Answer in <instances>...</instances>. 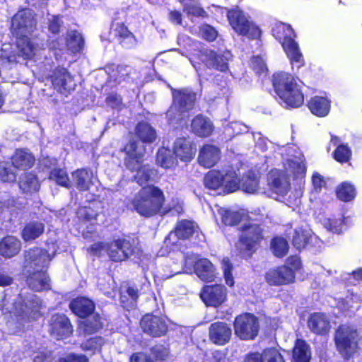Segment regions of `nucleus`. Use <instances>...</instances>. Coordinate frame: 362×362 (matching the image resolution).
Listing matches in <instances>:
<instances>
[{"label":"nucleus","instance_id":"obj_43","mask_svg":"<svg viewBox=\"0 0 362 362\" xmlns=\"http://www.w3.org/2000/svg\"><path fill=\"white\" fill-rule=\"evenodd\" d=\"M136 136L144 143H152L156 138L155 129L148 123L140 122L135 129Z\"/></svg>","mask_w":362,"mask_h":362},{"label":"nucleus","instance_id":"obj_9","mask_svg":"<svg viewBox=\"0 0 362 362\" xmlns=\"http://www.w3.org/2000/svg\"><path fill=\"white\" fill-rule=\"evenodd\" d=\"M230 25L239 35L249 39H257L261 36V30L250 17L238 8L227 10Z\"/></svg>","mask_w":362,"mask_h":362},{"label":"nucleus","instance_id":"obj_48","mask_svg":"<svg viewBox=\"0 0 362 362\" xmlns=\"http://www.w3.org/2000/svg\"><path fill=\"white\" fill-rule=\"evenodd\" d=\"M103 325L101 317L98 315L94 314L82 321L79 327L85 333L91 334L102 328Z\"/></svg>","mask_w":362,"mask_h":362},{"label":"nucleus","instance_id":"obj_57","mask_svg":"<svg viewBox=\"0 0 362 362\" xmlns=\"http://www.w3.org/2000/svg\"><path fill=\"white\" fill-rule=\"evenodd\" d=\"M221 266L226 284L229 286H232L234 284V281L231 273L233 269L232 264L230 262L228 258H223L221 262Z\"/></svg>","mask_w":362,"mask_h":362},{"label":"nucleus","instance_id":"obj_15","mask_svg":"<svg viewBox=\"0 0 362 362\" xmlns=\"http://www.w3.org/2000/svg\"><path fill=\"white\" fill-rule=\"evenodd\" d=\"M124 153V162L128 170L134 171L143 162L146 152L145 146L133 140L129 141L123 148Z\"/></svg>","mask_w":362,"mask_h":362},{"label":"nucleus","instance_id":"obj_19","mask_svg":"<svg viewBox=\"0 0 362 362\" xmlns=\"http://www.w3.org/2000/svg\"><path fill=\"white\" fill-rule=\"evenodd\" d=\"M200 296L206 305L217 307L226 300V288L218 284L206 286L203 288Z\"/></svg>","mask_w":362,"mask_h":362},{"label":"nucleus","instance_id":"obj_49","mask_svg":"<svg viewBox=\"0 0 362 362\" xmlns=\"http://www.w3.org/2000/svg\"><path fill=\"white\" fill-rule=\"evenodd\" d=\"M355 196L356 189L350 183L343 182L337 189V197L341 201L350 202Z\"/></svg>","mask_w":362,"mask_h":362},{"label":"nucleus","instance_id":"obj_47","mask_svg":"<svg viewBox=\"0 0 362 362\" xmlns=\"http://www.w3.org/2000/svg\"><path fill=\"white\" fill-rule=\"evenodd\" d=\"M133 172L136 173L134 175V180L140 185H143L151 180L154 175V171L151 169L150 166L144 164L143 162H140L139 166Z\"/></svg>","mask_w":362,"mask_h":362},{"label":"nucleus","instance_id":"obj_36","mask_svg":"<svg viewBox=\"0 0 362 362\" xmlns=\"http://www.w3.org/2000/svg\"><path fill=\"white\" fill-rule=\"evenodd\" d=\"M316 240L317 237L312 235L310 230L299 228L295 230L293 236V244L297 250H300L307 245H309L310 242H313Z\"/></svg>","mask_w":362,"mask_h":362},{"label":"nucleus","instance_id":"obj_44","mask_svg":"<svg viewBox=\"0 0 362 362\" xmlns=\"http://www.w3.org/2000/svg\"><path fill=\"white\" fill-rule=\"evenodd\" d=\"M285 168L288 173L293 174L296 178L303 176L305 173L303 156L295 157L287 160Z\"/></svg>","mask_w":362,"mask_h":362},{"label":"nucleus","instance_id":"obj_13","mask_svg":"<svg viewBox=\"0 0 362 362\" xmlns=\"http://www.w3.org/2000/svg\"><path fill=\"white\" fill-rule=\"evenodd\" d=\"M235 334L242 340L254 339L259 332L258 319L252 314L245 313L235 317Z\"/></svg>","mask_w":362,"mask_h":362},{"label":"nucleus","instance_id":"obj_61","mask_svg":"<svg viewBox=\"0 0 362 362\" xmlns=\"http://www.w3.org/2000/svg\"><path fill=\"white\" fill-rule=\"evenodd\" d=\"M6 164H0V180L4 182H11L16 180V173Z\"/></svg>","mask_w":362,"mask_h":362},{"label":"nucleus","instance_id":"obj_29","mask_svg":"<svg viewBox=\"0 0 362 362\" xmlns=\"http://www.w3.org/2000/svg\"><path fill=\"white\" fill-rule=\"evenodd\" d=\"M331 101L327 97L314 96L308 103L311 112L317 117L327 116L330 110Z\"/></svg>","mask_w":362,"mask_h":362},{"label":"nucleus","instance_id":"obj_31","mask_svg":"<svg viewBox=\"0 0 362 362\" xmlns=\"http://www.w3.org/2000/svg\"><path fill=\"white\" fill-rule=\"evenodd\" d=\"M70 309L80 317H86L94 310V304L92 300L86 298H76L69 305Z\"/></svg>","mask_w":362,"mask_h":362},{"label":"nucleus","instance_id":"obj_24","mask_svg":"<svg viewBox=\"0 0 362 362\" xmlns=\"http://www.w3.org/2000/svg\"><path fill=\"white\" fill-rule=\"evenodd\" d=\"M84 41L81 33L76 30H71L67 33L65 45L59 41H52L49 43V47L50 49L59 50L66 47L70 52L76 53L82 49Z\"/></svg>","mask_w":362,"mask_h":362},{"label":"nucleus","instance_id":"obj_41","mask_svg":"<svg viewBox=\"0 0 362 362\" xmlns=\"http://www.w3.org/2000/svg\"><path fill=\"white\" fill-rule=\"evenodd\" d=\"M330 142L334 146H337L334 153L335 160L339 163H346L349 161L351 156V151L348 146L345 144H339V138L333 135H332Z\"/></svg>","mask_w":362,"mask_h":362},{"label":"nucleus","instance_id":"obj_45","mask_svg":"<svg viewBox=\"0 0 362 362\" xmlns=\"http://www.w3.org/2000/svg\"><path fill=\"white\" fill-rule=\"evenodd\" d=\"M177 158L173 156L170 149L160 148L157 153L156 163L164 168H170L177 165Z\"/></svg>","mask_w":362,"mask_h":362},{"label":"nucleus","instance_id":"obj_4","mask_svg":"<svg viewBox=\"0 0 362 362\" xmlns=\"http://www.w3.org/2000/svg\"><path fill=\"white\" fill-rule=\"evenodd\" d=\"M165 196L163 191L153 185L142 187L132 199L134 210L144 217H151L156 214H164L163 210Z\"/></svg>","mask_w":362,"mask_h":362},{"label":"nucleus","instance_id":"obj_46","mask_svg":"<svg viewBox=\"0 0 362 362\" xmlns=\"http://www.w3.org/2000/svg\"><path fill=\"white\" fill-rule=\"evenodd\" d=\"M19 187L23 192H37L39 189V181L34 174L25 173L20 177Z\"/></svg>","mask_w":362,"mask_h":362},{"label":"nucleus","instance_id":"obj_32","mask_svg":"<svg viewBox=\"0 0 362 362\" xmlns=\"http://www.w3.org/2000/svg\"><path fill=\"white\" fill-rule=\"evenodd\" d=\"M34 160V157L27 149H17L11 157L13 165L21 170L30 168Z\"/></svg>","mask_w":362,"mask_h":362},{"label":"nucleus","instance_id":"obj_26","mask_svg":"<svg viewBox=\"0 0 362 362\" xmlns=\"http://www.w3.org/2000/svg\"><path fill=\"white\" fill-rule=\"evenodd\" d=\"M309 329L317 334H325L330 329V322L326 315L321 313L312 314L308 321Z\"/></svg>","mask_w":362,"mask_h":362},{"label":"nucleus","instance_id":"obj_2","mask_svg":"<svg viewBox=\"0 0 362 362\" xmlns=\"http://www.w3.org/2000/svg\"><path fill=\"white\" fill-rule=\"evenodd\" d=\"M35 25L33 13L29 9L19 11L12 18L11 32L16 37L19 54L25 59L35 56L39 47L38 44L29 37Z\"/></svg>","mask_w":362,"mask_h":362},{"label":"nucleus","instance_id":"obj_14","mask_svg":"<svg viewBox=\"0 0 362 362\" xmlns=\"http://www.w3.org/2000/svg\"><path fill=\"white\" fill-rule=\"evenodd\" d=\"M269 192L268 196L278 200L284 197L290 189L288 175L279 170H272L267 177Z\"/></svg>","mask_w":362,"mask_h":362},{"label":"nucleus","instance_id":"obj_39","mask_svg":"<svg viewBox=\"0 0 362 362\" xmlns=\"http://www.w3.org/2000/svg\"><path fill=\"white\" fill-rule=\"evenodd\" d=\"M311 352L309 345L302 339H297L293 350V358L296 362H309Z\"/></svg>","mask_w":362,"mask_h":362},{"label":"nucleus","instance_id":"obj_7","mask_svg":"<svg viewBox=\"0 0 362 362\" xmlns=\"http://www.w3.org/2000/svg\"><path fill=\"white\" fill-rule=\"evenodd\" d=\"M273 36L281 44L292 65L298 69L303 66L304 60L298 44L294 40L296 35L290 25L279 22L272 28Z\"/></svg>","mask_w":362,"mask_h":362},{"label":"nucleus","instance_id":"obj_59","mask_svg":"<svg viewBox=\"0 0 362 362\" xmlns=\"http://www.w3.org/2000/svg\"><path fill=\"white\" fill-rule=\"evenodd\" d=\"M312 194H318L325 187L326 182L323 176L318 173H314L312 176Z\"/></svg>","mask_w":362,"mask_h":362},{"label":"nucleus","instance_id":"obj_33","mask_svg":"<svg viewBox=\"0 0 362 362\" xmlns=\"http://www.w3.org/2000/svg\"><path fill=\"white\" fill-rule=\"evenodd\" d=\"M195 274L202 281H212L216 277V269L209 259L200 258L197 263Z\"/></svg>","mask_w":362,"mask_h":362},{"label":"nucleus","instance_id":"obj_34","mask_svg":"<svg viewBox=\"0 0 362 362\" xmlns=\"http://www.w3.org/2000/svg\"><path fill=\"white\" fill-rule=\"evenodd\" d=\"M107 71L111 81L120 83L131 78L133 69L129 66L118 65L107 68Z\"/></svg>","mask_w":362,"mask_h":362},{"label":"nucleus","instance_id":"obj_52","mask_svg":"<svg viewBox=\"0 0 362 362\" xmlns=\"http://www.w3.org/2000/svg\"><path fill=\"white\" fill-rule=\"evenodd\" d=\"M49 179L54 180L58 185L67 187L69 179L66 172L63 169H54L50 172Z\"/></svg>","mask_w":362,"mask_h":362},{"label":"nucleus","instance_id":"obj_38","mask_svg":"<svg viewBox=\"0 0 362 362\" xmlns=\"http://www.w3.org/2000/svg\"><path fill=\"white\" fill-rule=\"evenodd\" d=\"M196 230V226L194 222L183 220L179 222L174 232L169 234V239L172 237L177 236L178 238H189Z\"/></svg>","mask_w":362,"mask_h":362},{"label":"nucleus","instance_id":"obj_56","mask_svg":"<svg viewBox=\"0 0 362 362\" xmlns=\"http://www.w3.org/2000/svg\"><path fill=\"white\" fill-rule=\"evenodd\" d=\"M248 127L242 122H233L228 124L226 128V132L228 136L238 135L247 132Z\"/></svg>","mask_w":362,"mask_h":362},{"label":"nucleus","instance_id":"obj_28","mask_svg":"<svg viewBox=\"0 0 362 362\" xmlns=\"http://www.w3.org/2000/svg\"><path fill=\"white\" fill-rule=\"evenodd\" d=\"M192 132L200 137H207L214 131V125L211 120L202 115L196 116L192 121Z\"/></svg>","mask_w":362,"mask_h":362},{"label":"nucleus","instance_id":"obj_37","mask_svg":"<svg viewBox=\"0 0 362 362\" xmlns=\"http://www.w3.org/2000/svg\"><path fill=\"white\" fill-rule=\"evenodd\" d=\"M73 177L76 187L81 191L89 189L90 186L93 183V173L86 169L78 170L73 174Z\"/></svg>","mask_w":362,"mask_h":362},{"label":"nucleus","instance_id":"obj_11","mask_svg":"<svg viewBox=\"0 0 362 362\" xmlns=\"http://www.w3.org/2000/svg\"><path fill=\"white\" fill-rule=\"evenodd\" d=\"M204 183L209 189H221L224 193H231L239 189L238 175L235 171L223 174L220 171L210 170L204 176Z\"/></svg>","mask_w":362,"mask_h":362},{"label":"nucleus","instance_id":"obj_12","mask_svg":"<svg viewBox=\"0 0 362 362\" xmlns=\"http://www.w3.org/2000/svg\"><path fill=\"white\" fill-rule=\"evenodd\" d=\"M42 302L35 294L30 293L25 297L21 294L18 297V301L15 302L12 310H8L23 318L35 320L40 315Z\"/></svg>","mask_w":362,"mask_h":362},{"label":"nucleus","instance_id":"obj_51","mask_svg":"<svg viewBox=\"0 0 362 362\" xmlns=\"http://www.w3.org/2000/svg\"><path fill=\"white\" fill-rule=\"evenodd\" d=\"M272 249L275 256L281 257L288 252V245L286 239L275 238L272 241Z\"/></svg>","mask_w":362,"mask_h":362},{"label":"nucleus","instance_id":"obj_16","mask_svg":"<svg viewBox=\"0 0 362 362\" xmlns=\"http://www.w3.org/2000/svg\"><path fill=\"white\" fill-rule=\"evenodd\" d=\"M72 326L63 314L53 315L49 320L50 334L57 339L66 338L72 333Z\"/></svg>","mask_w":362,"mask_h":362},{"label":"nucleus","instance_id":"obj_8","mask_svg":"<svg viewBox=\"0 0 362 362\" xmlns=\"http://www.w3.org/2000/svg\"><path fill=\"white\" fill-rule=\"evenodd\" d=\"M88 250L93 255L100 257L107 254L112 261L122 262L129 258L134 249L129 239L117 238L110 243H95Z\"/></svg>","mask_w":362,"mask_h":362},{"label":"nucleus","instance_id":"obj_21","mask_svg":"<svg viewBox=\"0 0 362 362\" xmlns=\"http://www.w3.org/2000/svg\"><path fill=\"white\" fill-rule=\"evenodd\" d=\"M267 282L270 285L279 286L292 283L295 275L292 269L287 266H282L269 270L265 276Z\"/></svg>","mask_w":362,"mask_h":362},{"label":"nucleus","instance_id":"obj_53","mask_svg":"<svg viewBox=\"0 0 362 362\" xmlns=\"http://www.w3.org/2000/svg\"><path fill=\"white\" fill-rule=\"evenodd\" d=\"M104 344V339L101 337H95L87 339L81 345L83 350L95 352L99 351Z\"/></svg>","mask_w":362,"mask_h":362},{"label":"nucleus","instance_id":"obj_1","mask_svg":"<svg viewBox=\"0 0 362 362\" xmlns=\"http://www.w3.org/2000/svg\"><path fill=\"white\" fill-rule=\"evenodd\" d=\"M54 256V252L49 253L37 247L26 252L25 270L29 274L27 283L32 290L41 291L50 288L46 269Z\"/></svg>","mask_w":362,"mask_h":362},{"label":"nucleus","instance_id":"obj_58","mask_svg":"<svg viewBox=\"0 0 362 362\" xmlns=\"http://www.w3.org/2000/svg\"><path fill=\"white\" fill-rule=\"evenodd\" d=\"M342 279L349 285H356L362 280V268H358L351 273H347L342 275Z\"/></svg>","mask_w":362,"mask_h":362},{"label":"nucleus","instance_id":"obj_10","mask_svg":"<svg viewBox=\"0 0 362 362\" xmlns=\"http://www.w3.org/2000/svg\"><path fill=\"white\" fill-rule=\"evenodd\" d=\"M334 341L338 351L348 358L358 351V332L351 325H342L335 332Z\"/></svg>","mask_w":362,"mask_h":362},{"label":"nucleus","instance_id":"obj_62","mask_svg":"<svg viewBox=\"0 0 362 362\" xmlns=\"http://www.w3.org/2000/svg\"><path fill=\"white\" fill-rule=\"evenodd\" d=\"M251 66L257 74H263L267 71L265 63L263 59L259 56L252 58Z\"/></svg>","mask_w":362,"mask_h":362},{"label":"nucleus","instance_id":"obj_25","mask_svg":"<svg viewBox=\"0 0 362 362\" xmlns=\"http://www.w3.org/2000/svg\"><path fill=\"white\" fill-rule=\"evenodd\" d=\"M220 158L221 151L217 146L206 144L199 151L198 162L202 166L209 168L215 165Z\"/></svg>","mask_w":362,"mask_h":362},{"label":"nucleus","instance_id":"obj_55","mask_svg":"<svg viewBox=\"0 0 362 362\" xmlns=\"http://www.w3.org/2000/svg\"><path fill=\"white\" fill-rule=\"evenodd\" d=\"M324 226L334 233L339 234L342 231L344 221L341 218H328L324 221Z\"/></svg>","mask_w":362,"mask_h":362},{"label":"nucleus","instance_id":"obj_18","mask_svg":"<svg viewBox=\"0 0 362 362\" xmlns=\"http://www.w3.org/2000/svg\"><path fill=\"white\" fill-rule=\"evenodd\" d=\"M140 325L145 333L153 337H159L164 335L168 330V326L165 320L151 315L144 316Z\"/></svg>","mask_w":362,"mask_h":362},{"label":"nucleus","instance_id":"obj_23","mask_svg":"<svg viewBox=\"0 0 362 362\" xmlns=\"http://www.w3.org/2000/svg\"><path fill=\"white\" fill-rule=\"evenodd\" d=\"M209 332L210 340L217 345L227 344L232 335L231 328L223 322H217L211 324Z\"/></svg>","mask_w":362,"mask_h":362},{"label":"nucleus","instance_id":"obj_17","mask_svg":"<svg viewBox=\"0 0 362 362\" xmlns=\"http://www.w3.org/2000/svg\"><path fill=\"white\" fill-rule=\"evenodd\" d=\"M230 52H226L223 54H216L211 49H203L200 52V60L209 68H214L221 71L228 69V62L230 59Z\"/></svg>","mask_w":362,"mask_h":362},{"label":"nucleus","instance_id":"obj_22","mask_svg":"<svg viewBox=\"0 0 362 362\" xmlns=\"http://www.w3.org/2000/svg\"><path fill=\"white\" fill-rule=\"evenodd\" d=\"M52 82L54 89L63 94L74 90L76 86L72 76L64 68L54 71Z\"/></svg>","mask_w":362,"mask_h":362},{"label":"nucleus","instance_id":"obj_20","mask_svg":"<svg viewBox=\"0 0 362 362\" xmlns=\"http://www.w3.org/2000/svg\"><path fill=\"white\" fill-rule=\"evenodd\" d=\"M196 151V146L189 138L179 137L174 142L173 153L180 161H191L194 158Z\"/></svg>","mask_w":362,"mask_h":362},{"label":"nucleus","instance_id":"obj_3","mask_svg":"<svg viewBox=\"0 0 362 362\" xmlns=\"http://www.w3.org/2000/svg\"><path fill=\"white\" fill-rule=\"evenodd\" d=\"M272 85L282 106L297 108L303 105V82L298 78L287 72H276L273 75Z\"/></svg>","mask_w":362,"mask_h":362},{"label":"nucleus","instance_id":"obj_27","mask_svg":"<svg viewBox=\"0 0 362 362\" xmlns=\"http://www.w3.org/2000/svg\"><path fill=\"white\" fill-rule=\"evenodd\" d=\"M247 362H285L279 351L274 348L264 349L262 353H252L247 357Z\"/></svg>","mask_w":362,"mask_h":362},{"label":"nucleus","instance_id":"obj_35","mask_svg":"<svg viewBox=\"0 0 362 362\" xmlns=\"http://www.w3.org/2000/svg\"><path fill=\"white\" fill-rule=\"evenodd\" d=\"M238 180L239 181V188H241L243 191L250 194L259 192V177L255 173L250 171L242 178L241 181L238 178Z\"/></svg>","mask_w":362,"mask_h":362},{"label":"nucleus","instance_id":"obj_40","mask_svg":"<svg viewBox=\"0 0 362 362\" xmlns=\"http://www.w3.org/2000/svg\"><path fill=\"white\" fill-rule=\"evenodd\" d=\"M218 214L221 216L222 222L225 225L233 226L243 220V211H234L225 208L217 206Z\"/></svg>","mask_w":362,"mask_h":362},{"label":"nucleus","instance_id":"obj_50","mask_svg":"<svg viewBox=\"0 0 362 362\" xmlns=\"http://www.w3.org/2000/svg\"><path fill=\"white\" fill-rule=\"evenodd\" d=\"M361 302V297L358 294L350 293L346 298H338L337 306L341 311L344 312L349 310L351 308H358V306L355 307L354 303L358 304Z\"/></svg>","mask_w":362,"mask_h":362},{"label":"nucleus","instance_id":"obj_64","mask_svg":"<svg viewBox=\"0 0 362 362\" xmlns=\"http://www.w3.org/2000/svg\"><path fill=\"white\" fill-rule=\"evenodd\" d=\"M59 362H88V358L84 355L69 354L61 358Z\"/></svg>","mask_w":362,"mask_h":362},{"label":"nucleus","instance_id":"obj_54","mask_svg":"<svg viewBox=\"0 0 362 362\" xmlns=\"http://www.w3.org/2000/svg\"><path fill=\"white\" fill-rule=\"evenodd\" d=\"M199 256L194 254H187L185 257L183 272L186 274L196 273L197 263L199 261Z\"/></svg>","mask_w":362,"mask_h":362},{"label":"nucleus","instance_id":"obj_42","mask_svg":"<svg viewBox=\"0 0 362 362\" xmlns=\"http://www.w3.org/2000/svg\"><path fill=\"white\" fill-rule=\"evenodd\" d=\"M45 226L41 222L32 221L28 223L22 232V237L25 241L35 240L44 232Z\"/></svg>","mask_w":362,"mask_h":362},{"label":"nucleus","instance_id":"obj_63","mask_svg":"<svg viewBox=\"0 0 362 362\" xmlns=\"http://www.w3.org/2000/svg\"><path fill=\"white\" fill-rule=\"evenodd\" d=\"M119 43L122 47L130 49L135 47L137 44V40L132 33L129 32L127 35L119 40Z\"/></svg>","mask_w":362,"mask_h":362},{"label":"nucleus","instance_id":"obj_6","mask_svg":"<svg viewBox=\"0 0 362 362\" xmlns=\"http://www.w3.org/2000/svg\"><path fill=\"white\" fill-rule=\"evenodd\" d=\"M264 216V214L259 209L251 211L248 215L249 219L242 226L241 235L237 244L240 252L253 251L263 238V230L259 222L263 220Z\"/></svg>","mask_w":362,"mask_h":362},{"label":"nucleus","instance_id":"obj_5","mask_svg":"<svg viewBox=\"0 0 362 362\" xmlns=\"http://www.w3.org/2000/svg\"><path fill=\"white\" fill-rule=\"evenodd\" d=\"M172 90L173 102L166 112V117L170 124L178 128L187 124L189 112L194 105L196 94L188 89Z\"/></svg>","mask_w":362,"mask_h":362},{"label":"nucleus","instance_id":"obj_60","mask_svg":"<svg viewBox=\"0 0 362 362\" xmlns=\"http://www.w3.org/2000/svg\"><path fill=\"white\" fill-rule=\"evenodd\" d=\"M200 35L207 41H214L218 36V32L214 27L206 24L200 28Z\"/></svg>","mask_w":362,"mask_h":362},{"label":"nucleus","instance_id":"obj_30","mask_svg":"<svg viewBox=\"0 0 362 362\" xmlns=\"http://www.w3.org/2000/svg\"><path fill=\"white\" fill-rule=\"evenodd\" d=\"M21 241L13 236H7L0 242V254L6 258L16 255L21 250Z\"/></svg>","mask_w":362,"mask_h":362}]
</instances>
